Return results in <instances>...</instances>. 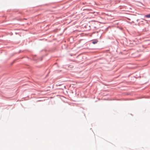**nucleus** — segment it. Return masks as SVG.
Listing matches in <instances>:
<instances>
[{
	"label": "nucleus",
	"mask_w": 150,
	"mask_h": 150,
	"mask_svg": "<svg viewBox=\"0 0 150 150\" xmlns=\"http://www.w3.org/2000/svg\"><path fill=\"white\" fill-rule=\"evenodd\" d=\"M98 42V41L97 40H96L94 41H92V43L93 44H95L97 43Z\"/></svg>",
	"instance_id": "obj_1"
},
{
	"label": "nucleus",
	"mask_w": 150,
	"mask_h": 150,
	"mask_svg": "<svg viewBox=\"0 0 150 150\" xmlns=\"http://www.w3.org/2000/svg\"><path fill=\"white\" fill-rule=\"evenodd\" d=\"M145 17H146L148 18H150V14H149L148 15H146L145 16Z\"/></svg>",
	"instance_id": "obj_2"
}]
</instances>
